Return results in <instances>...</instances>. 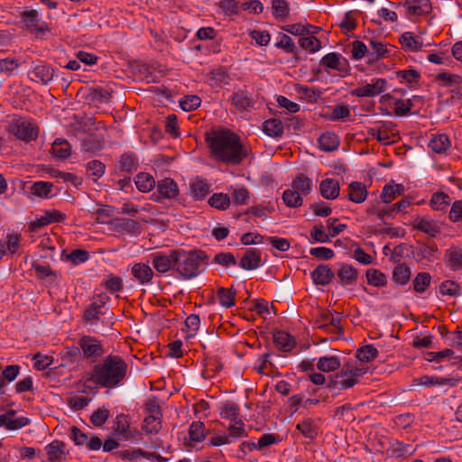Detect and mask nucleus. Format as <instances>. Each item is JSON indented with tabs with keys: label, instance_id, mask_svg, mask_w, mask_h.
<instances>
[{
	"label": "nucleus",
	"instance_id": "1",
	"mask_svg": "<svg viewBox=\"0 0 462 462\" xmlns=\"http://www.w3.org/2000/svg\"><path fill=\"white\" fill-rule=\"evenodd\" d=\"M128 365L125 360L121 356L110 354L96 364L91 372L83 377L84 392L88 393L87 389H92L90 383H94L95 388L119 387L126 379Z\"/></svg>",
	"mask_w": 462,
	"mask_h": 462
},
{
	"label": "nucleus",
	"instance_id": "2",
	"mask_svg": "<svg viewBox=\"0 0 462 462\" xmlns=\"http://www.w3.org/2000/svg\"><path fill=\"white\" fill-rule=\"evenodd\" d=\"M211 155L219 162L237 165L248 155L239 137L228 130H211L205 134Z\"/></svg>",
	"mask_w": 462,
	"mask_h": 462
},
{
	"label": "nucleus",
	"instance_id": "3",
	"mask_svg": "<svg viewBox=\"0 0 462 462\" xmlns=\"http://www.w3.org/2000/svg\"><path fill=\"white\" fill-rule=\"evenodd\" d=\"M174 257L175 271L184 280L197 277L208 261V255L201 250L175 249Z\"/></svg>",
	"mask_w": 462,
	"mask_h": 462
},
{
	"label": "nucleus",
	"instance_id": "4",
	"mask_svg": "<svg viewBox=\"0 0 462 462\" xmlns=\"http://www.w3.org/2000/svg\"><path fill=\"white\" fill-rule=\"evenodd\" d=\"M365 373L366 368H358L348 364L335 374L333 385L340 390L351 388L359 383L360 377Z\"/></svg>",
	"mask_w": 462,
	"mask_h": 462
},
{
	"label": "nucleus",
	"instance_id": "5",
	"mask_svg": "<svg viewBox=\"0 0 462 462\" xmlns=\"http://www.w3.org/2000/svg\"><path fill=\"white\" fill-rule=\"evenodd\" d=\"M388 87L385 79H373L370 83L365 82L361 86L351 90L350 94L356 97H373L383 93Z\"/></svg>",
	"mask_w": 462,
	"mask_h": 462
},
{
	"label": "nucleus",
	"instance_id": "6",
	"mask_svg": "<svg viewBox=\"0 0 462 462\" xmlns=\"http://www.w3.org/2000/svg\"><path fill=\"white\" fill-rule=\"evenodd\" d=\"M22 23L27 30L36 35L43 34L50 32L49 25L45 22H42L36 10H24L21 13Z\"/></svg>",
	"mask_w": 462,
	"mask_h": 462
},
{
	"label": "nucleus",
	"instance_id": "7",
	"mask_svg": "<svg viewBox=\"0 0 462 462\" xmlns=\"http://www.w3.org/2000/svg\"><path fill=\"white\" fill-rule=\"evenodd\" d=\"M9 131L17 138L30 142L38 136V127L32 122L18 120L9 125Z\"/></svg>",
	"mask_w": 462,
	"mask_h": 462
},
{
	"label": "nucleus",
	"instance_id": "8",
	"mask_svg": "<svg viewBox=\"0 0 462 462\" xmlns=\"http://www.w3.org/2000/svg\"><path fill=\"white\" fill-rule=\"evenodd\" d=\"M79 345L86 358L97 360L105 354L103 345L96 337L84 336L79 339Z\"/></svg>",
	"mask_w": 462,
	"mask_h": 462
},
{
	"label": "nucleus",
	"instance_id": "9",
	"mask_svg": "<svg viewBox=\"0 0 462 462\" xmlns=\"http://www.w3.org/2000/svg\"><path fill=\"white\" fill-rule=\"evenodd\" d=\"M320 65L343 74H346L349 70V64L347 60L337 52H330L326 54L320 60Z\"/></svg>",
	"mask_w": 462,
	"mask_h": 462
},
{
	"label": "nucleus",
	"instance_id": "10",
	"mask_svg": "<svg viewBox=\"0 0 462 462\" xmlns=\"http://www.w3.org/2000/svg\"><path fill=\"white\" fill-rule=\"evenodd\" d=\"M108 299L109 298L106 293H99L95 295L93 298V302L85 310V319L91 323L98 320L100 315L103 314L101 310L105 307Z\"/></svg>",
	"mask_w": 462,
	"mask_h": 462
},
{
	"label": "nucleus",
	"instance_id": "11",
	"mask_svg": "<svg viewBox=\"0 0 462 462\" xmlns=\"http://www.w3.org/2000/svg\"><path fill=\"white\" fill-rule=\"evenodd\" d=\"M153 268L160 273H165L171 269L175 270L174 250L169 254L155 253L151 255Z\"/></svg>",
	"mask_w": 462,
	"mask_h": 462
},
{
	"label": "nucleus",
	"instance_id": "12",
	"mask_svg": "<svg viewBox=\"0 0 462 462\" xmlns=\"http://www.w3.org/2000/svg\"><path fill=\"white\" fill-rule=\"evenodd\" d=\"M404 7L408 14L413 16L427 15L432 10L430 0H405Z\"/></svg>",
	"mask_w": 462,
	"mask_h": 462
},
{
	"label": "nucleus",
	"instance_id": "13",
	"mask_svg": "<svg viewBox=\"0 0 462 462\" xmlns=\"http://www.w3.org/2000/svg\"><path fill=\"white\" fill-rule=\"evenodd\" d=\"M231 102L239 111H245L254 104L252 95L245 88L236 89L231 97Z\"/></svg>",
	"mask_w": 462,
	"mask_h": 462
},
{
	"label": "nucleus",
	"instance_id": "14",
	"mask_svg": "<svg viewBox=\"0 0 462 462\" xmlns=\"http://www.w3.org/2000/svg\"><path fill=\"white\" fill-rule=\"evenodd\" d=\"M444 262L447 267L453 271L462 269V248L458 246L449 247L444 254Z\"/></svg>",
	"mask_w": 462,
	"mask_h": 462
},
{
	"label": "nucleus",
	"instance_id": "15",
	"mask_svg": "<svg viewBox=\"0 0 462 462\" xmlns=\"http://www.w3.org/2000/svg\"><path fill=\"white\" fill-rule=\"evenodd\" d=\"M334 272L327 264L318 265L311 272V278L316 285H327L334 278Z\"/></svg>",
	"mask_w": 462,
	"mask_h": 462
},
{
	"label": "nucleus",
	"instance_id": "16",
	"mask_svg": "<svg viewBox=\"0 0 462 462\" xmlns=\"http://www.w3.org/2000/svg\"><path fill=\"white\" fill-rule=\"evenodd\" d=\"M319 191L321 196L326 199H335L340 192V185L337 180L325 179L319 184Z\"/></svg>",
	"mask_w": 462,
	"mask_h": 462
},
{
	"label": "nucleus",
	"instance_id": "17",
	"mask_svg": "<svg viewBox=\"0 0 462 462\" xmlns=\"http://www.w3.org/2000/svg\"><path fill=\"white\" fill-rule=\"evenodd\" d=\"M189 192L195 200H201L210 192V184L200 178L193 179L189 184Z\"/></svg>",
	"mask_w": 462,
	"mask_h": 462
},
{
	"label": "nucleus",
	"instance_id": "18",
	"mask_svg": "<svg viewBox=\"0 0 462 462\" xmlns=\"http://www.w3.org/2000/svg\"><path fill=\"white\" fill-rule=\"evenodd\" d=\"M261 264V254L257 249H247L240 260L239 266L245 270H254Z\"/></svg>",
	"mask_w": 462,
	"mask_h": 462
},
{
	"label": "nucleus",
	"instance_id": "19",
	"mask_svg": "<svg viewBox=\"0 0 462 462\" xmlns=\"http://www.w3.org/2000/svg\"><path fill=\"white\" fill-rule=\"evenodd\" d=\"M131 273L142 285L150 282L153 277L152 269L148 264L142 263L134 264Z\"/></svg>",
	"mask_w": 462,
	"mask_h": 462
},
{
	"label": "nucleus",
	"instance_id": "20",
	"mask_svg": "<svg viewBox=\"0 0 462 462\" xmlns=\"http://www.w3.org/2000/svg\"><path fill=\"white\" fill-rule=\"evenodd\" d=\"M358 272L356 268L349 264H341L337 271V278L339 279L340 284L352 285L357 281Z\"/></svg>",
	"mask_w": 462,
	"mask_h": 462
},
{
	"label": "nucleus",
	"instance_id": "21",
	"mask_svg": "<svg viewBox=\"0 0 462 462\" xmlns=\"http://www.w3.org/2000/svg\"><path fill=\"white\" fill-rule=\"evenodd\" d=\"M400 42L402 49L410 51H418L423 46L421 38L411 32L402 33L400 38Z\"/></svg>",
	"mask_w": 462,
	"mask_h": 462
},
{
	"label": "nucleus",
	"instance_id": "22",
	"mask_svg": "<svg viewBox=\"0 0 462 462\" xmlns=\"http://www.w3.org/2000/svg\"><path fill=\"white\" fill-rule=\"evenodd\" d=\"M54 69L47 64L36 65L32 71V79L47 84L52 80Z\"/></svg>",
	"mask_w": 462,
	"mask_h": 462
},
{
	"label": "nucleus",
	"instance_id": "23",
	"mask_svg": "<svg viewBox=\"0 0 462 462\" xmlns=\"http://www.w3.org/2000/svg\"><path fill=\"white\" fill-rule=\"evenodd\" d=\"M273 342L276 347L283 352L291 351L295 346L293 337L285 331H276L273 334Z\"/></svg>",
	"mask_w": 462,
	"mask_h": 462
},
{
	"label": "nucleus",
	"instance_id": "24",
	"mask_svg": "<svg viewBox=\"0 0 462 462\" xmlns=\"http://www.w3.org/2000/svg\"><path fill=\"white\" fill-rule=\"evenodd\" d=\"M368 62L372 63L384 58L389 50L385 44L378 41H369Z\"/></svg>",
	"mask_w": 462,
	"mask_h": 462
},
{
	"label": "nucleus",
	"instance_id": "25",
	"mask_svg": "<svg viewBox=\"0 0 462 462\" xmlns=\"http://www.w3.org/2000/svg\"><path fill=\"white\" fill-rule=\"evenodd\" d=\"M367 190L364 184L353 181L348 186V199L355 203H362L366 199Z\"/></svg>",
	"mask_w": 462,
	"mask_h": 462
},
{
	"label": "nucleus",
	"instance_id": "26",
	"mask_svg": "<svg viewBox=\"0 0 462 462\" xmlns=\"http://www.w3.org/2000/svg\"><path fill=\"white\" fill-rule=\"evenodd\" d=\"M159 193L165 199H174L179 193L177 183L170 178H166L158 182Z\"/></svg>",
	"mask_w": 462,
	"mask_h": 462
},
{
	"label": "nucleus",
	"instance_id": "27",
	"mask_svg": "<svg viewBox=\"0 0 462 462\" xmlns=\"http://www.w3.org/2000/svg\"><path fill=\"white\" fill-rule=\"evenodd\" d=\"M414 227L432 237L436 236L440 232L439 225L430 217L419 218Z\"/></svg>",
	"mask_w": 462,
	"mask_h": 462
},
{
	"label": "nucleus",
	"instance_id": "28",
	"mask_svg": "<svg viewBox=\"0 0 462 462\" xmlns=\"http://www.w3.org/2000/svg\"><path fill=\"white\" fill-rule=\"evenodd\" d=\"M451 145V142L447 134H439L433 135L429 143V147L436 153L445 152Z\"/></svg>",
	"mask_w": 462,
	"mask_h": 462
},
{
	"label": "nucleus",
	"instance_id": "29",
	"mask_svg": "<svg viewBox=\"0 0 462 462\" xmlns=\"http://www.w3.org/2000/svg\"><path fill=\"white\" fill-rule=\"evenodd\" d=\"M319 145L324 152H332L337 149L339 139L334 133L327 132L319 136Z\"/></svg>",
	"mask_w": 462,
	"mask_h": 462
},
{
	"label": "nucleus",
	"instance_id": "30",
	"mask_svg": "<svg viewBox=\"0 0 462 462\" xmlns=\"http://www.w3.org/2000/svg\"><path fill=\"white\" fill-rule=\"evenodd\" d=\"M51 154L59 159H67L71 154V147L65 139H56L51 145Z\"/></svg>",
	"mask_w": 462,
	"mask_h": 462
},
{
	"label": "nucleus",
	"instance_id": "31",
	"mask_svg": "<svg viewBox=\"0 0 462 462\" xmlns=\"http://www.w3.org/2000/svg\"><path fill=\"white\" fill-rule=\"evenodd\" d=\"M104 139L98 134H91L81 140V146L85 152H97L103 148Z\"/></svg>",
	"mask_w": 462,
	"mask_h": 462
},
{
	"label": "nucleus",
	"instance_id": "32",
	"mask_svg": "<svg viewBox=\"0 0 462 462\" xmlns=\"http://www.w3.org/2000/svg\"><path fill=\"white\" fill-rule=\"evenodd\" d=\"M435 80L441 87L459 88L462 85V77L457 74L442 72L436 76Z\"/></svg>",
	"mask_w": 462,
	"mask_h": 462
},
{
	"label": "nucleus",
	"instance_id": "33",
	"mask_svg": "<svg viewBox=\"0 0 462 462\" xmlns=\"http://www.w3.org/2000/svg\"><path fill=\"white\" fill-rule=\"evenodd\" d=\"M411 268L405 263L397 264L393 271V280L399 285H405L411 279Z\"/></svg>",
	"mask_w": 462,
	"mask_h": 462
},
{
	"label": "nucleus",
	"instance_id": "34",
	"mask_svg": "<svg viewBox=\"0 0 462 462\" xmlns=\"http://www.w3.org/2000/svg\"><path fill=\"white\" fill-rule=\"evenodd\" d=\"M263 130L269 136L280 137L283 134V125L279 119H268L263 122Z\"/></svg>",
	"mask_w": 462,
	"mask_h": 462
},
{
	"label": "nucleus",
	"instance_id": "35",
	"mask_svg": "<svg viewBox=\"0 0 462 462\" xmlns=\"http://www.w3.org/2000/svg\"><path fill=\"white\" fill-rule=\"evenodd\" d=\"M311 180L304 174H299L291 182V187L301 196L308 195L311 190Z\"/></svg>",
	"mask_w": 462,
	"mask_h": 462
},
{
	"label": "nucleus",
	"instance_id": "36",
	"mask_svg": "<svg viewBox=\"0 0 462 462\" xmlns=\"http://www.w3.org/2000/svg\"><path fill=\"white\" fill-rule=\"evenodd\" d=\"M340 359L336 356H325L319 359L317 367L322 372H332L340 366Z\"/></svg>",
	"mask_w": 462,
	"mask_h": 462
},
{
	"label": "nucleus",
	"instance_id": "37",
	"mask_svg": "<svg viewBox=\"0 0 462 462\" xmlns=\"http://www.w3.org/2000/svg\"><path fill=\"white\" fill-rule=\"evenodd\" d=\"M437 252L436 245H422L416 251V260L418 262H433L437 259Z\"/></svg>",
	"mask_w": 462,
	"mask_h": 462
},
{
	"label": "nucleus",
	"instance_id": "38",
	"mask_svg": "<svg viewBox=\"0 0 462 462\" xmlns=\"http://www.w3.org/2000/svg\"><path fill=\"white\" fill-rule=\"evenodd\" d=\"M65 445L62 441L54 440L46 447L48 459L50 462L60 460L63 455Z\"/></svg>",
	"mask_w": 462,
	"mask_h": 462
},
{
	"label": "nucleus",
	"instance_id": "39",
	"mask_svg": "<svg viewBox=\"0 0 462 462\" xmlns=\"http://www.w3.org/2000/svg\"><path fill=\"white\" fill-rule=\"evenodd\" d=\"M402 191L403 187L401 184L386 185L380 196L381 200L383 203L388 204L400 196Z\"/></svg>",
	"mask_w": 462,
	"mask_h": 462
},
{
	"label": "nucleus",
	"instance_id": "40",
	"mask_svg": "<svg viewBox=\"0 0 462 462\" xmlns=\"http://www.w3.org/2000/svg\"><path fill=\"white\" fill-rule=\"evenodd\" d=\"M272 10L276 19L284 21L289 16V3L286 0H273Z\"/></svg>",
	"mask_w": 462,
	"mask_h": 462
},
{
	"label": "nucleus",
	"instance_id": "41",
	"mask_svg": "<svg viewBox=\"0 0 462 462\" xmlns=\"http://www.w3.org/2000/svg\"><path fill=\"white\" fill-rule=\"evenodd\" d=\"M296 428L308 439H312L318 435V427L310 418L304 419Z\"/></svg>",
	"mask_w": 462,
	"mask_h": 462
},
{
	"label": "nucleus",
	"instance_id": "42",
	"mask_svg": "<svg viewBox=\"0 0 462 462\" xmlns=\"http://www.w3.org/2000/svg\"><path fill=\"white\" fill-rule=\"evenodd\" d=\"M217 296L221 306L225 308H231L232 306L235 305L236 291H233L232 288H218L217 291Z\"/></svg>",
	"mask_w": 462,
	"mask_h": 462
},
{
	"label": "nucleus",
	"instance_id": "43",
	"mask_svg": "<svg viewBox=\"0 0 462 462\" xmlns=\"http://www.w3.org/2000/svg\"><path fill=\"white\" fill-rule=\"evenodd\" d=\"M135 185L140 191L148 192L154 187L155 180L149 173L141 172L135 178Z\"/></svg>",
	"mask_w": 462,
	"mask_h": 462
},
{
	"label": "nucleus",
	"instance_id": "44",
	"mask_svg": "<svg viewBox=\"0 0 462 462\" xmlns=\"http://www.w3.org/2000/svg\"><path fill=\"white\" fill-rule=\"evenodd\" d=\"M299 44L310 53H315L322 48L321 42L315 36L303 35L300 38Z\"/></svg>",
	"mask_w": 462,
	"mask_h": 462
},
{
	"label": "nucleus",
	"instance_id": "45",
	"mask_svg": "<svg viewBox=\"0 0 462 462\" xmlns=\"http://www.w3.org/2000/svg\"><path fill=\"white\" fill-rule=\"evenodd\" d=\"M119 167L124 171H133L138 168V160L132 152H125L119 160Z\"/></svg>",
	"mask_w": 462,
	"mask_h": 462
},
{
	"label": "nucleus",
	"instance_id": "46",
	"mask_svg": "<svg viewBox=\"0 0 462 462\" xmlns=\"http://www.w3.org/2000/svg\"><path fill=\"white\" fill-rule=\"evenodd\" d=\"M208 204L217 209L226 210L229 208L231 200L227 194L215 193L209 198Z\"/></svg>",
	"mask_w": 462,
	"mask_h": 462
},
{
	"label": "nucleus",
	"instance_id": "47",
	"mask_svg": "<svg viewBox=\"0 0 462 462\" xmlns=\"http://www.w3.org/2000/svg\"><path fill=\"white\" fill-rule=\"evenodd\" d=\"M162 418L154 416H145L142 429L147 434H157L162 429Z\"/></svg>",
	"mask_w": 462,
	"mask_h": 462
},
{
	"label": "nucleus",
	"instance_id": "48",
	"mask_svg": "<svg viewBox=\"0 0 462 462\" xmlns=\"http://www.w3.org/2000/svg\"><path fill=\"white\" fill-rule=\"evenodd\" d=\"M367 282L375 287L384 286L387 283V278L384 273L377 269H368L366 271Z\"/></svg>",
	"mask_w": 462,
	"mask_h": 462
},
{
	"label": "nucleus",
	"instance_id": "49",
	"mask_svg": "<svg viewBox=\"0 0 462 462\" xmlns=\"http://www.w3.org/2000/svg\"><path fill=\"white\" fill-rule=\"evenodd\" d=\"M282 199L286 206L290 208H298L302 205V196L292 188L284 190Z\"/></svg>",
	"mask_w": 462,
	"mask_h": 462
},
{
	"label": "nucleus",
	"instance_id": "50",
	"mask_svg": "<svg viewBox=\"0 0 462 462\" xmlns=\"http://www.w3.org/2000/svg\"><path fill=\"white\" fill-rule=\"evenodd\" d=\"M431 276L428 273H419L415 276L412 284L413 289L418 293H423L430 285Z\"/></svg>",
	"mask_w": 462,
	"mask_h": 462
},
{
	"label": "nucleus",
	"instance_id": "51",
	"mask_svg": "<svg viewBox=\"0 0 462 462\" xmlns=\"http://www.w3.org/2000/svg\"><path fill=\"white\" fill-rule=\"evenodd\" d=\"M416 448L409 444L396 442L392 446V456L395 457H407L415 453Z\"/></svg>",
	"mask_w": 462,
	"mask_h": 462
},
{
	"label": "nucleus",
	"instance_id": "52",
	"mask_svg": "<svg viewBox=\"0 0 462 462\" xmlns=\"http://www.w3.org/2000/svg\"><path fill=\"white\" fill-rule=\"evenodd\" d=\"M416 381H417L418 384L424 385V386H431V385H435V384L442 385V384H447L449 383H450L451 385H454L455 383L457 382V380H454V379H447V378L429 376V375L420 376Z\"/></svg>",
	"mask_w": 462,
	"mask_h": 462
},
{
	"label": "nucleus",
	"instance_id": "53",
	"mask_svg": "<svg viewBox=\"0 0 462 462\" xmlns=\"http://www.w3.org/2000/svg\"><path fill=\"white\" fill-rule=\"evenodd\" d=\"M430 203L433 209L443 210L450 203V198L444 192H436L432 195Z\"/></svg>",
	"mask_w": 462,
	"mask_h": 462
},
{
	"label": "nucleus",
	"instance_id": "54",
	"mask_svg": "<svg viewBox=\"0 0 462 462\" xmlns=\"http://www.w3.org/2000/svg\"><path fill=\"white\" fill-rule=\"evenodd\" d=\"M52 183L45 181H37L31 187L32 194L41 197L48 198L52 190Z\"/></svg>",
	"mask_w": 462,
	"mask_h": 462
},
{
	"label": "nucleus",
	"instance_id": "55",
	"mask_svg": "<svg viewBox=\"0 0 462 462\" xmlns=\"http://www.w3.org/2000/svg\"><path fill=\"white\" fill-rule=\"evenodd\" d=\"M378 356L377 349L372 345H366L359 348L356 352V357L361 362L368 363Z\"/></svg>",
	"mask_w": 462,
	"mask_h": 462
},
{
	"label": "nucleus",
	"instance_id": "56",
	"mask_svg": "<svg viewBox=\"0 0 462 462\" xmlns=\"http://www.w3.org/2000/svg\"><path fill=\"white\" fill-rule=\"evenodd\" d=\"M189 439L195 442H200L205 439L204 424L201 421H194L189 426Z\"/></svg>",
	"mask_w": 462,
	"mask_h": 462
},
{
	"label": "nucleus",
	"instance_id": "57",
	"mask_svg": "<svg viewBox=\"0 0 462 462\" xmlns=\"http://www.w3.org/2000/svg\"><path fill=\"white\" fill-rule=\"evenodd\" d=\"M222 418L230 420L232 422L240 420L239 416V406L236 403H226L220 411Z\"/></svg>",
	"mask_w": 462,
	"mask_h": 462
},
{
	"label": "nucleus",
	"instance_id": "58",
	"mask_svg": "<svg viewBox=\"0 0 462 462\" xmlns=\"http://www.w3.org/2000/svg\"><path fill=\"white\" fill-rule=\"evenodd\" d=\"M228 435L229 439H240L246 436V431L245 429V423L242 420H236L235 422H232L228 428Z\"/></svg>",
	"mask_w": 462,
	"mask_h": 462
},
{
	"label": "nucleus",
	"instance_id": "59",
	"mask_svg": "<svg viewBox=\"0 0 462 462\" xmlns=\"http://www.w3.org/2000/svg\"><path fill=\"white\" fill-rule=\"evenodd\" d=\"M144 406L146 416L162 417L159 399L156 397L146 400Z\"/></svg>",
	"mask_w": 462,
	"mask_h": 462
},
{
	"label": "nucleus",
	"instance_id": "60",
	"mask_svg": "<svg viewBox=\"0 0 462 462\" xmlns=\"http://www.w3.org/2000/svg\"><path fill=\"white\" fill-rule=\"evenodd\" d=\"M352 58L361 60L365 57L368 59L369 48L361 41H355L352 43Z\"/></svg>",
	"mask_w": 462,
	"mask_h": 462
},
{
	"label": "nucleus",
	"instance_id": "61",
	"mask_svg": "<svg viewBox=\"0 0 462 462\" xmlns=\"http://www.w3.org/2000/svg\"><path fill=\"white\" fill-rule=\"evenodd\" d=\"M113 429L116 432L125 436L129 429V420L124 414L117 415L114 420Z\"/></svg>",
	"mask_w": 462,
	"mask_h": 462
},
{
	"label": "nucleus",
	"instance_id": "62",
	"mask_svg": "<svg viewBox=\"0 0 462 462\" xmlns=\"http://www.w3.org/2000/svg\"><path fill=\"white\" fill-rule=\"evenodd\" d=\"M30 423V420L26 417H19L16 419L8 418L5 416V427L9 430H16L22 429L23 427L28 425Z\"/></svg>",
	"mask_w": 462,
	"mask_h": 462
},
{
	"label": "nucleus",
	"instance_id": "63",
	"mask_svg": "<svg viewBox=\"0 0 462 462\" xmlns=\"http://www.w3.org/2000/svg\"><path fill=\"white\" fill-rule=\"evenodd\" d=\"M109 418V411L106 408H99L95 411L91 417L90 421L97 427H101Z\"/></svg>",
	"mask_w": 462,
	"mask_h": 462
},
{
	"label": "nucleus",
	"instance_id": "64",
	"mask_svg": "<svg viewBox=\"0 0 462 462\" xmlns=\"http://www.w3.org/2000/svg\"><path fill=\"white\" fill-rule=\"evenodd\" d=\"M411 99H397L394 103V114L398 116H406L412 107Z\"/></svg>",
	"mask_w": 462,
	"mask_h": 462
}]
</instances>
